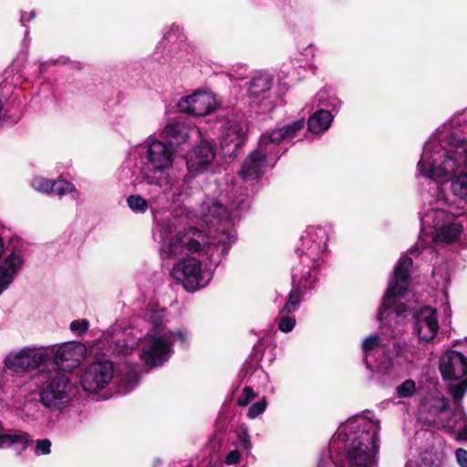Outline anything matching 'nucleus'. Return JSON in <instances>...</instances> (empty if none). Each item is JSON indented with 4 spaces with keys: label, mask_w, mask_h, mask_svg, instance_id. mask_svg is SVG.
Here are the masks:
<instances>
[{
    "label": "nucleus",
    "mask_w": 467,
    "mask_h": 467,
    "mask_svg": "<svg viewBox=\"0 0 467 467\" xmlns=\"http://www.w3.org/2000/svg\"><path fill=\"white\" fill-rule=\"evenodd\" d=\"M237 441L235 448L239 449L242 452L249 453L252 450L253 444L246 427H240L237 431Z\"/></svg>",
    "instance_id": "obj_34"
},
{
    "label": "nucleus",
    "mask_w": 467,
    "mask_h": 467,
    "mask_svg": "<svg viewBox=\"0 0 467 467\" xmlns=\"http://www.w3.org/2000/svg\"><path fill=\"white\" fill-rule=\"evenodd\" d=\"M171 31H176L178 33L181 32V28L179 26H172L171 28Z\"/></svg>",
    "instance_id": "obj_49"
},
{
    "label": "nucleus",
    "mask_w": 467,
    "mask_h": 467,
    "mask_svg": "<svg viewBox=\"0 0 467 467\" xmlns=\"http://www.w3.org/2000/svg\"><path fill=\"white\" fill-rule=\"evenodd\" d=\"M144 319L149 327L146 335L137 342L140 348L139 355L147 367L153 368L161 366L170 358L174 341L185 344L189 339V333L185 329H167L166 311L163 308L148 309Z\"/></svg>",
    "instance_id": "obj_7"
},
{
    "label": "nucleus",
    "mask_w": 467,
    "mask_h": 467,
    "mask_svg": "<svg viewBox=\"0 0 467 467\" xmlns=\"http://www.w3.org/2000/svg\"><path fill=\"white\" fill-rule=\"evenodd\" d=\"M19 387L20 380L17 379H13L12 383H10L8 380H5L1 388V391L4 394V397H2V399L14 400L16 396Z\"/></svg>",
    "instance_id": "obj_37"
},
{
    "label": "nucleus",
    "mask_w": 467,
    "mask_h": 467,
    "mask_svg": "<svg viewBox=\"0 0 467 467\" xmlns=\"http://www.w3.org/2000/svg\"><path fill=\"white\" fill-rule=\"evenodd\" d=\"M132 346V344H130V347ZM130 345H128L127 343H124L123 345H116L114 349H113V353H117V354H126L128 352V348H129Z\"/></svg>",
    "instance_id": "obj_46"
},
{
    "label": "nucleus",
    "mask_w": 467,
    "mask_h": 467,
    "mask_svg": "<svg viewBox=\"0 0 467 467\" xmlns=\"http://www.w3.org/2000/svg\"><path fill=\"white\" fill-rule=\"evenodd\" d=\"M416 392V383L412 379H406L400 385L396 387L398 398H410Z\"/></svg>",
    "instance_id": "obj_35"
},
{
    "label": "nucleus",
    "mask_w": 467,
    "mask_h": 467,
    "mask_svg": "<svg viewBox=\"0 0 467 467\" xmlns=\"http://www.w3.org/2000/svg\"><path fill=\"white\" fill-rule=\"evenodd\" d=\"M248 206L249 203L244 198L232 199L227 206L212 199L202 203L198 217L211 228L213 242L210 244L218 248L221 254H226L236 238L235 232L230 227L231 223L240 216L239 212L246 210Z\"/></svg>",
    "instance_id": "obj_8"
},
{
    "label": "nucleus",
    "mask_w": 467,
    "mask_h": 467,
    "mask_svg": "<svg viewBox=\"0 0 467 467\" xmlns=\"http://www.w3.org/2000/svg\"><path fill=\"white\" fill-rule=\"evenodd\" d=\"M455 457L457 463L461 467H467V451L462 448H459L455 451Z\"/></svg>",
    "instance_id": "obj_45"
},
{
    "label": "nucleus",
    "mask_w": 467,
    "mask_h": 467,
    "mask_svg": "<svg viewBox=\"0 0 467 467\" xmlns=\"http://www.w3.org/2000/svg\"><path fill=\"white\" fill-rule=\"evenodd\" d=\"M398 333L394 330L387 334L386 324H382L381 331L369 335L364 338L361 349L364 354V362L368 368H371L369 358L376 354H381L377 358V368L384 373L389 374L395 368V358L402 352L400 343L395 340Z\"/></svg>",
    "instance_id": "obj_11"
},
{
    "label": "nucleus",
    "mask_w": 467,
    "mask_h": 467,
    "mask_svg": "<svg viewBox=\"0 0 467 467\" xmlns=\"http://www.w3.org/2000/svg\"><path fill=\"white\" fill-rule=\"evenodd\" d=\"M46 347L26 346L9 351L4 358L5 368L14 372H30L37 369L48 360Z\"/></svg>",
    "instance_id": "obj_15"
},
{
    "label": "nucleus",
    "mask_w": 467,
    "mask_h": 467,
    "mask_svg": "<svg viewBox=\"0 0 467 467\" xmlns=\"http://www.w3.org/2000/svg\"><path fill=\"white\" fill-rule=\"evenodd\" d=\"M46 349L49 350L48 360L52 359L56 367L61 370L78 368L86 355V347L77 341L46 347Z\"/></svg>",
    "instance_id": "obj_16"
},
{
    "label": "nucleus",
    "mask_w": 467,
    "mask_h": 467,
    "mask_svg": "<svg viewBox=\"0 0 467 467\" xmlns=\"http://www.w3.org/2000/svg\"><path fill=\"white\" fill-rule=\"evenodd\" d=\"M306 292H303L302 289L292 288L289 293L288 298L283 306V313H293L298 309L301 302L302 296Z\"/></svg>",
    "instance_id": "obj_30"
},
{
    "label": "nucleus",
    "mask_w": 467,
    "mask_h": 467,
    "mask_svg": "<svg viewBox=\"0 0 467 467\" xmlns=\"http://www.w3.org/2000/svg\"><path fill=\"white\" fill-rule=\"evenodd\" d=\"M243 453L244 452H242L239 449L236 448L229 451L225 456L224 463L226 465H234L239 463L242 459Z\"/></svg>",
    "instance_id": "obj_44"
},
{
    "label": "nucleus",
    "mask_w": 467,
    "mask_h": 467,
    "mask_svg": "<svg viewBox=\"0 0 467 467\" xmlns=\"http://www.w3.org/2000/svg\"><path fill=\"white\" fill-rule=\"evenodd\" d=\"M442 453L438 450H427L417 459H410L404 467H439L442 461Z\"/></svg>",
    "instance_id": "obj_25"
},
{
    "label": "nucleus",
    "mask_w": 467,
    "mask_h": 467,
    "mask_svg": "<svg viewBox=\"0 0 467 467\" xmlns=\"http://www.w3.org/2000/svg\"><path fill=\"white\" fill-rule=\"evenodd\" d=\"M167 38H168L169 40H171V33H170V32L167 34Z\"/></svg>",
    "instance_id": "obj_50"
},
{
    "label": "nucleus",
    "mask_w": 467,
    "mask_h": 467,
    "mask_svg": "<svg viewBox=\"0 0 467 467\" xmlns=\"http://www.w3.org/2000/svg\"><path fill=\"white\" fill-rule=\"evenodd\" d=\"M208 467H215L214 464H210Z\"/></svg>",
    "instance_id": "obj_51"
},
{
    "label": "nucleus",
    "mask_w": 467,
    "mask_h": 467,
    "mask_svg": "<svg viewBox=\"0 0 467 467\" xmlns=\"http://www.w3.org/2000/svg\"><path fill=\"white\" fill-rule=\"evenodd\" d=\"M445 192L441 186L435 185V196L428 200V208L420 218L422 229L417 246L426 247L432 242L452 243L461 236L464 223H467L465 213L455 214L451 211Z\"/></svg>",
    "instance_id": "obj_6"
},
{
    "label": "nucleus",
    "mask_w": 467,
    "mask_h": 467,
    "mask_svg": "<svg viewBox=\"0 0 467 467\" xmlns=\"http://www.w3.org/2000/svg\"><path fill=\"white\" fill-rule=\"evenodd\" d=\"M379 420L366 415L350 417L337 429L318 467H327L329 461L336 467H373L379 447Z\"/></svg>",
    "instance_id": "obj_4"
},
{
    "label": "nucleus",
    "mask_w": 467,
    "mask_h": 467,
    "mask_svg": "<svg viewBox=\"0 0 467 467\" xmlns=\"http://www.w3.org/2000/svg\"><path fill=\"white\" fill-rule=\"evenodd\" d=\"M88 325L89 323L87 319L74 320L70 323L69 327L73 333L82 335L88 330Z\"/></svg>",
    "instance_id": "obj_42"
},
{
    "label": "nucleus",
    "mask_w": 467,
    "mask_h": 467,
    "mask_svg": "<svg viewBox=\"0 0 467 467\" xmlns=\"http://www.w3.org/2000/svg\"><path fill=\"white\" fill-rule=\"evenodd\" d=\"M246 139V127L236 121H229L223 130L221 147L225 155L235 156L244 144Z\"/></svg>",
    "instance_id": "obj_21"
},
{
    "label": "nucleus",
    "mask_w": 467,
    "mask_h": 467,
    "mask_svg": "<svg viewBox=\"0 0 467 467\" xmlns=\"http://www.w3.org/2000/svg\"><path fill=\"white\" fill-rule=\"evenodd\" d=\"M29 442V435L23 431H5L0 422V449L19 445L22 449H26Z\"/></svg>",
    "instance_id": "obj_24"
},
{
    "label": "nucleus",
    "mask_w": 467,
    "mask_h": 467,
    "mask_svg": "<svg viewBox=\"0 0 467 467\" xmlns=\"http://www.w3.org/2000/svg\"><path fill=\"white\" fill-rule=\"evenodd\" d=\"M291 313H283L281 309L278 315V328L285 333H288L293 330L296 325V319L290 316Z\"/></svg>",
    "instance_id": "obj_38"
},
{
    "label": "nucleus",
    "mask_w": 467,
    "mask_h": 467,
    "mask_svg": "<svg viewBox=\"0 0 467 467\" xmlns=\"http://www.w3.org/2000/svg\"><path fill=\"white\" fill-rule=\"evenodd\" d=\"M333 119L331 111L325 109H318L309 117L308 130L314 134H321L330 128Z\"/></svg>",
    "instance_id": "obj_23"
},
{
    "label": "nucleus",
    "mask_w": 467,
    "mask_h": 467,
    "mask_svg": "<svg viewBox=\"0 0 467 467\" xmlns=\"http://www.w3.org/2000/svg\"><path fill=\"white\" fill-rule=\"evenodd\" d=\"M412 259L407 255L400 257L394 269V279L390 280L378 311L380 321L393 319L400 316L405 317L411 315L413 333L421 342H431L438 334L439 322L437 311L430 306L415 309L417 302L408 290L410 271Z\"/></svg>",
    "instance_id": "obj_5"
},
{
    "label": "nucleus",
    "mask_w": 467,
    "mask_h": 467,
    "mask_svg": "<svg viewBox=\"0 0 467 467\" xmlns=\"http://www.w3.org/2000/svg\"><path fill=\"white\" fill-rule=\"evenodd\" d=\"M183 213L184 211H182L170 214L166 218H160L161 221L170 222L172 226L171 232L165 233L158 225L161 234V253L167 258H178V262L171 270V275L185 290L194 292L209 284L212 274L202 269L200 259L190 254L204 253L211 261L218 264L225 254H221L218 248L213 247L209 242V236L196 227L185 228L171 236L177 230L178 217Z\"/></svg>",
    "instance_id": "obj_2"
},
{
    "label": "nucleus",
    "mask_w": 467,
    "mask_h": 467,
    "mask_svg": "<svg viewBox=\"0 0 467 467\" xmlns=\"http://www.w3.org/2000/svg\"><path fill=\"white\" fill-rule=\"evenodd\" d=\"M51 452V441L48 439L36 441L35 453L47 455Z\"/></svg>",
    "instance_id": "obj_41"
},
{
    "label": "nucleus",
    "mask_w": 467,
    "mask_h": 467,
    "mask_svg": "<svg viewBox=\"0 0 467 467\" xmlns=\"http://www.w3.org/2000/svg\"><path fill=\"white\" fill-rule=\"evenodd\" d=\"M34 17H35V12H33V11L28 15V17L26 16V14H23L21 16V22L25 23L26 21H29L30 19H32Z\"/></svg>",
    "instance_id": "obj_47"
},
{
    "label": "nucleus",
    "mask_w": 467,
    "mask_h": 467,
    "mask_svg": "<svg viewBox=\"0 0 467 467\" xmlns=\"http://www.w3.org/2000/svg\"><path fill=\"white\" fill-rule=\"evenodd\" d=\"M452 417L455 420L453 423H451V426H455V428L448 431L450 432H455L457 440L467 441V417L462 407L458 405L452 414Z\"/></svg>",
    "instance_id": "obj_27"
},
{
    "label": "nucleus",
    "mask_w": 467,
    "mask_h": 467,
    "mask_svg": "<svg viewBox=\"0 0 467 467\" xmlns=\"http://www.w3.org/2000/svg\"><path fill=\"white\" fill-rule=\"evenodd\" d=\"M31 186L40 192L47 193L51 192L52 188V181L42 178L36 177L31 182Z\"/></svg>",
    "instance_id": "obj_39"
},
{
    "label": "nucleus",
    "mask_w": 467,
    "mask_h": 467,
    "mask_svg": "<svg viewBox=\"0 0 467 467\" xmlns=\"http://www.w3.org/2000/svg\"><path fill=\"white\" fill-rule=\"evenodd\" d=\"M266 406H267V403H266V400L265 399H263L255 403H254L249 409H248V412H247V417L249 419H255L257 418L259 415H261L262 413H264V411L266 409Z\"/></svg>",
    "instance_id": "obj_40"
},
{
    "label": "nucleus",
    "mask_w": 467,
    "mask_h": 467,
    "mask_svg": "<svg viewBox=\"0 0 467 467\" xmlns=\"http://www.w3.org/2000/svg\"><path fill=\"white\" fill-rule=\"evenodd\" d=\"M318 106H324L327 110H338L342 102L336 96H328L326 91H320L317 94Z\"/></svg>",
    "instance_id": "obj_31"
},
{
    "label": "nucleus",
    "mask_w": 467,
    "mask_h": 467,
    "mask_svg": "<svg viewBox=\"0 0 467 467\" xmlns=\"http://www.w3.org/2000/svg\"><path fill=\"white\" fill-rule=\"evenodd\" d=\"M115 374L118 391L122 394L131 391L139 383V366L127 360L118 364L116 370L110 361H98L90 364L80 379L83 389L97 393L111 381Z\"/></svg>",
    "instance_id": "obj_10"
},
{
    "label": "nucleus",
    "mask_w": 467,
    "mask_h": 467,
    "mask_svg": "<svg viewBox=\"0 0 467 467\" xmlns=\"http://www.w3.org/2000/svg\"><path fill=\"white\" fill-rule=\"evenodd\" d=\"M39 378V398L44 408L51 411H61L71 401L74 385L67 374L55 370L41 373Z\"/></svg>",
    "instance_id": "obj_12"
},
{
    "label": "nucleus",
    "mask_w": 467,
    "mask_h": 467,
    "mask_svg": "<svg viewBox=\"0 0 467 467\" xmlns=\"http://www.w3.org/2000/svg\"><path fill=\"white\" fill-rule=\"evenodd\" d=\"M451 186L454 195L467 200V171L455 177Z\"/></svg>",
    "instance_id": "obj_32"
},
{
    "label": "nucleus",
    "mask_w": 467,
    "mask_h": 467,
    "mask_svg": "<svg viewBox=\"0 0 467 467\" xmlns=\"http://www.w3.org/2000/svg\"><path fill=\"white\" fill-rule=\"evenodd\" d=\"M330 230L323 226L307 227L300 237L296 253L303 262L311 261L315 266L325 263Z\"/></svg>",
    "instance_id": "obj_13"
},
{
    "label": "nucleus",
    "mask_w": 467,
    "mask_h": 467,
    "mask_svg": "<svg viewBox=\"0 0 467 467\" xmlns=\"http://www.w3.org/2000/svg\"><path fill=\"white\" fill-rule=\"evenodd\" d=\"M143 170L140 176L146 184L151 186L150 192V211L161 230L171 232L170 222L161 221V212L171 208L170 214L185 211L182 203L190 195L186 181H180L171 170L175 159L172 148L162 140L149 137L140 146Z\"/></svg>",
    "instance_id": "obj_1"
},
{
    "label": "nucleus",
    "mask_w": 467,
    "mask_h": 467,
    "mask_svg": "<svg viewBox=\"0 0 467 467\" xmlns=\"http://www.w3.org/2000/svg\"><path fill=\"white\" fill-rule=\"evenodd\" d=\"M402 352L399 353V356L395 358V368L399 366V358H403L404 361L412 363L415 359L420 358V352L419 348L413 345L403 343L401 344Z\"/></svg>",
    "instance_id": "obj_29"
},
{
    "label": "nucleus",
    "mask_w": 467,
    "mask_h": 467,
    "mask_svg": "<svg viewBox=\"0 0 467 467\" xmlns=\"http://www.w3.org/2000/svg\"><path fill=\"white\" fill-rule=\"evenodd\" d=\"M50 192L56 193L58 196H63L67 193L75 192V187L71 182L65 180L52 181Z\"/></svg>",
    "instance_id": "obj_36"
},
{
    "label": "nucleus",
    "mask_w": 467,
    "mask_h": 467,
    "mask_svg": "<svg viewBox=\"0 0 467 467\" xmlns=\"http://www.w3.org/2000/svg\"><path fill=\"white\" fill-rule=\"evenodd\" d=\"M40 400H27L22 407L24 416L31 420H39L44 418L45 410Z\"/></svg>",
    "instance_id": "obj_28"
},
{
    "label": "nucleus",
    "mask_w": 467,
    "mask_h": 467,
    "mask_svg": "<svg viewBox=\"0 0 467 467\" xmlns=\"http://www.w3.org/2000/svg\"><path fill=\"white\" fill-rule=\"evenodd\" d=\"M318 267H314L311 261L303 262V258L299 257L298 263L292 267V286L303 292L311 291L317 282Z\"/></svg>",
    "instance_id": "obj_20"
},
{
    "label": "nucleus",
    "mask_w": 467,
    "mask_h": 467,
    "mask_svg": "<svg viewBox=\"0 0 467 467\" xmlns=\"http://www.w3.org/2000/svg\"><path fill=\"white\" fill-rule=\"evenodd\" d=\"M214 150L212 145L207 141H202L196 145L186 155L187 168L192 176L203 172L214 159Z\"/></svg>",
    "instance_id": "obj_19"
},
{
    "label": "nucleus",
    "mask_w": 467,
    "mask_h": 467,
    "mask_svg": "<svg viewBox=\"0 0 467 467\" xmlns=\"http://www.w3.org/2000/svg\"><path fill=\"white\" fill-rule=\"evenodd\" d=\"M440 371L444 379L454 381L449 389L454 400L459 402L467 390V358L460 352L448 351L440 359Z\"/></svg>",
    "instance_id": "obj_14"
},
{
    "label": "nucleus",
    "mask_w": 467,
    "mask_h": 467,
    "mask_svg": "<svg viewBox=\"0 0 467 467\" xmlns=\"http://www.w3.org/2000/svg\"><path fill=\"white\" fill-rule=\"evenodd\" d=\"M273 82L272 77L267 73H259L250 82L248 93L251 97L258 98L270 90Z\"/></svg>",
    "instance_id": "obj_26"
},
{
    "label": "nucleus",
    "mask_w": 467,
    "mask_h": 467,
    "mask_svg": "<svg viewBox=\"0 0 467 467\" xmlns=\"http://www.w3.org/2000/svg\"><path fill=\"white\" fill-rule=\"evenodd\" d=\"M305 126L301 119L281 129L262 134L258 147L252 151L242 164L239 174L244 180L259 178L268 167H273L278 155V144L296 137Z\"/></svg>",
    "instance_id": "obj_9"
},
{
    "label": "nucleus",
    "mask_w": 467,
    "mask_h": 467,
    "mask_svg": "<svg viewBox=\"0 0 467 467\" xmlns=\"http://www.w3.org/2000/svg\"><path fill=\"white\" fill-rule=\"evenodd\" d=\"M467 165V109L454 115L425 143L417 164L420 175L447 182Z\"/></svg>",
    "instance_id": "obj_3"
},
{
    "label": "nucleus",
    "mask_w": 467,
    "mask_h": 467,
    "mask_svg": "<svg viewBox=\"0 0 467 467\" xmlns=\"http://www.w3.org/2000/svg\"><path fill=\"white\" fill-rule=\"evenodd\" d=\"M217 106L215 96L211 92H195L182 98L177 107L181 112L192 116L210 114Z\"/></svg>",
    "instance_id": "obj_17"
},
{
    "label": "nucleus",
    "mask_w": 467,
    "mask_h": 467,
    "mask_svg": "<svg viewBox=\"0 0 467 467\" xmlns=\"http://www.w3.org/2000/svg\"><path fill=\"white\" fill-rule=\"evenodd\" d=\"M448 400L440 392L435 391L430 393L421 402L420 410L421 413H428L431 416L437 417L439 423L442 428L452 430L455 426H451V420L447 417L451 414L448 410Z\"/></svg>",
    "instance_id": "obj_18"
},
{
    "label": "nucleus",
    "mask_w": 467,
    "mask_h": 467,
    "mask_svg": "<svg viewBox=\"0 0 467 467\" xmlns=\"http://www.w3.org/2000/svg\"><path fill=\"white\" fill-rule=\"evenodd\" d=\"M193 132H196L194 128H190L179 121L169 122L163 130V133L170 142L176 145L185 143Z\"/></svg>",
    "instance_id": "obj_22"
},
{
    "label": "nucleus",
    "mask_w": 467,
    "mask_h": 467,
    "mask_svg": "<svg viewBox=\"0 0 467 467\" xmlns=\"http://www.w3.org/2000/svg\"><path fill=\"white\" fill-rule=\"evenodd\" d=\"M5 116V110H4V101L2 99H0V125L3 122V118Z\"/></svg>",
    "instance_id": "obj_48"
},
{
    "label": "nucleus",
    "mask_w": 467,
    "mask_h": 467,
    "mask_svg": "<svg viewBox=\"0 0 467 467\" xmlns=\"http://www.w3.org/2000/svg\"><path fill=\"white\" fill-rule=\"evenodd\" d=\"M150 192H148V195L150 196ZM127 203L129 207L135 213H145L148 207L150 208V198L148 200L144 199L140 195H130L127 199Z\"/></svg>",
    "instance_id": "obj_33"
},
{
    "label": "nucleus",
    "mask_w": 467,
    "mask_h": 467,
    "mask_svg": "<svg viewBox=\"0 0 467 467\" xmlns=\"http://www.w3.org/2000/svg\"><path fill=\"white\" fill-rule=\"evenodd\" d=\"M255 393L251 387H245L243 389L241 396L239 397L237 403L241 407L246 406L253 399H254Z\"/></svg>",
    "instance_id": "obj_43"
}]
</instances>
